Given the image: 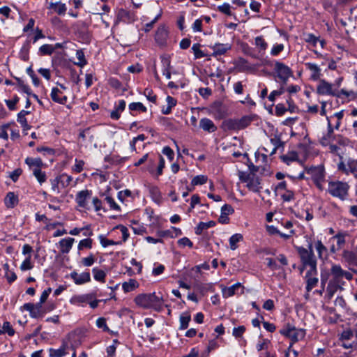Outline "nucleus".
Masks as SVG:
<instances>
[{"label": "nucleus", "mask_w": 357, "mask_h": 357, "mask_svg": "<svg viewBox=\"0 0 357 357\" xmlns=\"http://www.w3.org/2000/svg\"><path fill=\"white\" fill-rule=\"evenodd\" d=\"M3 329L6 333H8L9 336H13L15 334V330L11 326L8 321H6L3 324Z\"/></svg>", "instance_id": "obj_61"}, {"label": "nucleus", "mask_w": 357, "mask_h": 357, "mask_svg": "<svg viewBox=\"0 0 357 357\" xmlns=\"http://www.w3.org/2000/svg\"><path fill=\"white\" fill-rule=\"evenodd\" d=\"M62 93H63L62 91L60 89H59L58 88H56V87L52 88L51 94H50L52 100L54 102L59 103V104H62V105L66 104L68 98H67V96H61Z\"/></svg>", "instance_id": "obj_17"}, {"label": "nucleus", "mask_w": 357, "mask_h": 357, "mask_svg": "<svg viewBox=\"0 0 357 357\" xmlns=\"http://www.w3.org/2000/svg\"><path fill=\"white\" fill-rule=\"evenodd\" d=\"M23 309L29 312L30 316L33 318H38L42 316V310L33 307V303H27L24 304Z\"/></svg>", "instance_id": "obj_28"}, {"label": "nucleus", "mask_w": 357, "mask_h": 357, "mask_svg": "<svg viewBox=\"0 0 357 357\" xmlns=\"http://www.w3.org/2000/svg\"><path fill=\"white\" fill-rule=\"evenodd\" d=\"M76 57L78 59V62L75 63V65L83 67L86 64V60L85 59L84 54L82 50H77L76 52Z\"/></svg>", "instance_id": "obj_47"}, {"label": "nucleus", "mask_w": 357, "mask_h": 357, "mask_svg": "<svg viewBox=\"0 0 357 357\" xmlns=\"http://www.w3.org/2000/svg\"><path fill=\"white\" fill-rule=\"evenodd\" d=\"M105 201L108 203L111 209L119 211H121L120 206L115 202L114 199L112 197L107 196L105 197Z\"/></svg>", "instance_id": "obj_58"}, {"label": "nucleus", "mask_w": 357, "mask_h": 357, "mask_svg": "<svg viewBox=\"0 0 357 357\" xmlns=\"http://www.w3.org/2000/svg\"><path fill=\"white\" fill-rule=\"evenodd\" d=\"M31 255H28L26 259L22 261L20 265V269L22 271L31 270L33 268V265L31 263Z\"/></svg>", "instance_id": "obj_43"}, {"label": "nucleus", "mask_w": 357, "mask_h": 357, "mask_svg": "<svg viewBox=\"0 0 357 357\" xmlns=\"http://www.w3.org/2000/svg\"><path fill=\"white\" fill-rule=\"evenodd\" d=\"M135 14L125 9H120L118 11L117 19L119 20H127L128 22L135 20Z\"/></svg>", "instance_id": "obj_26"}, {"label": "nucleus", "mask_w": 357, "mask_h": 357, "mask_svg": "<svg viewBox=\"0 0 357 357\" xmlns=\"http://www.w3.org/2000/svg\"><path fill=\"white\" fill-rule=\"evenodd\" d=\"M68 349L69 347L65 344L57 349L51 348L49 349L50 357H63L68 353L66 350Z\"/></svg>", "instance_id": "obj_27"}, {"label": "nucleus", "mask_w": 357, "mask_h": 357, "mask_svg": "<svg viewBox=\"0 0 357 357\" xmlns=\"http://www.w3.org/2000/svg\"><path fill=\"white\" fill-rule=\"evenodd\" d=\"M92 272L96 280L101 282H105L106 273L104 271L98 269V268H93Z\"/></svg>", "instance_id": "obj_40"}, {"label": "nucleus", "mask_w": 357, "mask_h": 357, "mask_svg": "<svg viewBox=\"0 0 357 357\" xmlns=\"http://www.w3.org/2000/svg\"><path fill=\"white\" fill-rule=\"evenodd\" d=\"M241 287V284L239 282H237V283L234 284V285L229 287H222V296L224 298H227L234 296L236 294V291L238 290Z\"/></svg>", "instance_id": "obj_23"}, {"label": "nucleus", "mask_w": 357, "mask_h": 357, "mask_svg": "<svg viewBox=\"0 0 357 357\" xmlns=\"http://www.w3.org/2000/svg\"><path fill=\"white\" fill-rule=\"evenodd\" d=\"M270 344V340H268V339H263L261 341H259L257 343L256 348L258 351H261L262 350L268 351Z\"/></svg>", "instance_id": "obj_49"}, {"label": "nucleus", "mask_w": 357, "mask_h": 357, "mask_svg": "<svg viewBox=\"0 0 357 357\" xmlns=\"http://www.w3.org/2000/svg\"><path fill=\"white\" fill-rule=\"evenodd\" d=\"M61 178H63V176H58L55 178L50 180L52 191L59 192V185L61 184Z\"/></svg>", "instance_id": "obj_51"}, {"label": "nucleus", "mask_w": 357, "mask_h": 357, "mask_svg": "<svg viewBox=\"0 0 357 357\" xmlns=\"http://www.w3.org/2000/svg\"><path fill=\"white\" fill-rule=\"evenodd\" d=\"M266 231L270 235H275L278 234L284 239H288L289 238L294 234V230H290L289 234H284L280 232L273 225H267L266 226Z\"/></svg>", "instance_id": "obj_21"}, {"label": "nucleus", "mask_w": 357, "mask_h": 357, "mask_svg": "<svg viewBox=\"0 0 357 357\" xmlns=\"http://www.w3.org/2000/svg\"><path fill=\"white\" fill-rule=\"evenodd\" d=\"M305 42L312 44L313 46H316L317 41H318V38H317L312 33H307L305 36Z\"/></svg>", "instance_id": "obj_62"}, {"label": "nucleus", "mask_w": 357, "mask_h": 357, "mask_svg": "<svg viewBox=\"0 0 357 357\" xmlns=\"http://www.w3.org/2000/svg\"><path fill=\"white\" fill-rule=\"evenodd\" d=\"M54 50L55 47L49 44L43 45L39 49L40 52L43 55H51Z\"/></svg>", "instance_id": "obj_46"}, {"label": "nucleus", "mask_w": 357, "mask_h": 357, "mask_svg": "<svg viewBox=\"0 0 357 357\" xmlns=\"http://www.w3.org/2000/svg\"><path fill=\"white\" fill-rule=\"evenodd\" d=\"M96 326L98 328L103 329L104 331H109V328L106 324V319L103 317H100L96 320Z\"/></svg>", "instance_id": "obj_60"}, {"label": "nucleus", "mask_w": 357, "mask_h": 357, "mask_svg": "<svg viewBox=\"0 0 357 357\" xmlns=\"http://www.w3.org/2000/svg\"><path fill=\"white\" fill-rule=\"evenodd\" d=\"M326 119L328 121L327 133L324 135V136L319 139V143L324 146L330 145V144L335 139V135L333 132L334 128L331 125L329 117H326Z\"/></svg>", "instance_id": "obj_12"}, {"label": "nucleus", "mask_w": 357, "mask_h": 357, "mask_svg": "<svg viewBox=\"0 0 357 357\" xmlns=\"http://www.w3.org/2000/svg\"><path fill=\"white\" fill-rule=\"evenodd\" d=\"M25 163L29 167L32 172H33V169H41L43 166V162L40 158H26L25 159Z\"/></svg>", "instance_id": "obj_20"}, {"label": "nucleus", "mask_w": 357, "mask_h": 357, "mask_svg": "<svg viewBox=\"0 0 357 357\" xmlns=\"http://www.w3.org/2000/svg\"><path fill=\"white\" fill-rule=\"evenodd\" d=\"M331 279L330 280L327 292L330 297H332L337 289H342V286L345 284L344 279L351 280L353 275L351 273L343 270L340 265L333 264L331 268Z\"/></svg>", "instance_id": "obj_1"}, {"label": "nucleus", "mask_w": 357, "mask_h": 357, "mask_svg": "<svg viewBox=\"0 0 357 357\" xmlns=\"http://www.w3.org/2000/svg\"><path fill=\"white\" fill-rule=\"evenodd\" d=\"M130 111H139L142 112H146V107L141 102H132L128 106Z\"/></svg>", "instance_id": "obj_45"}, {"label": "nucleus", "mask_w": 357, "mask_h": 357, "mask_svg": "<svg viewBox=\"0 0 357 357\" xmlns=\"http://www.w3.org/2000/svg\"><path fill=\"white\" fill-rule=\"evenodd\" d=\"M168 38V31L163 25L160 26L155 33V40L160 45H164Z\"/></svg>", "instance_id": "obj_15"}, {"label": "nucleus", "mask_w": 357, "mask_h": 357, "mask_svg": "<svg viewBox=\"0 0 357 357\" xmlns=\"http://www.w3.org/2000/svg\"><path fill=\"white\" fill-rule=\"evenodd\" d=\"M245 183H247V188L254 192H258L261 189V179L254 174L252 175L250 179L247 178L245 180Z\"/></svg>", "instance_id": "obj_14"}, {"label": "nucleus", "mask_w": 357, "mask_h": 357, "mask_svg": "<svg viewBox=\"0 0 357 357\" xmlns=\"http://www.w3.org/2000/svg\"><path fill=\"white\" fill-rule=\"evenodd\" d=\"M317 273V272L312 271L311 270L307 271L306 273V290L310 292L314 287H315L318 283V278L315 277Z\"/></svg>", "instance_id": "obj_16"}, {"label": "nucleus", "mask_w": 357, "mask_h": 357, "mask_svg": "<svg viewBox=\"0 0 357 357\" xmlns=\"http://www.w3.org/2000/svg\"><path fill=\"white\" fill-rule=\"evenodd\" d=\"M280 158L284 162L289 165L291 162L298 160V156L296 151H290L285 155H282Z\"/></svg>", "instance_id": "obj_34"}, {"label": "nucleus", "mask_w": 357, "mask_h": 357, "mask_svg": "<svg viewBox=\"0 0 357 357\" xmlns=\"http://www.w3.org/2000/svg\"><path fill=\"white\" fill-rule=\"evenodd\" d=\"M246 328L244 326H239L238 327H235L233 329L232 335L236 338L242 337L243 333H245Z\"/></svg>", "instance_id": "obj_54"}, {"label": "nucleus", "mask_w": 357, "mask_h": 357, "mask_svg": "<svg viewBox=\"0 0 357 357\" xmlns=\"http://www.w3.org/2000/svg\"><path fill=\"white\" fill-rule=\"evenodd\" d=\"M344 259L349 263L352 264H357V252L354 253L351 251H344Z\"/></svg>", "instance_id": "obj_37"}, {"label": "nucleus", "mask_w": 357, "mask_h": 357, "mask_svg": "<svg viewBox=\"0 0 357 357\" xmlns=\"http://www.w3.org/2000/svg\"><path fill=\"white\" fill-rule=\"evenodd\" d=\"M95 262V257L93 254H91L87 257H84L82 259V264L84 266H91Z\"/></svg>", "instance_id": "obj_59"}, {"label": "nucleus", "mask_w": 357, "mask_h": 357, "mask_svg": "<svg viewBox=\"0 0 357 357\" xmlns=\"http://www.w3.org/2000/svg\"><path fill=\"white\" fill-rule=\"evenodd\" d=\"M135 304L144 309L152 308L160 312L162 308L164 301L162 296H159L155 292L149 294H140L134 300Z\"/></svg>", "instance_id": "obj_2"}, {"label": "nucleus", "mask_w": 357, "mask_h": 357, "mask_svg": "<svg viewBox=\"0 0 357 357\" xmlns=\"http://www.w3.org/2000/svg\"><path fill=\"white\" fill-rule=\"evenodd\" d=\"M349 185L342 181H331L328 183V192L333 197L344 200L348 195Z\"/></svg>", "instance_id": "obj_5"}, {"label": "nucleus", "mask_w": 357, "mask_h": 357, "mask_svg": "<svg viewBox=\"0 0 357 357\" xmlns=\"http://www.w3.org/2000/svg\"><path fill=\"white\" fill-rule=\"evenodd\" d=\"M315 249L317 252L319 258L324 259V257H326L328 250L321 241H317L315 243Z\"/></svg>", "instance_id": "obj_35"}, {"label": "nucleus", "mask_w": 357, "mask_h": 357, "mask_svg": "<svg viewBox=\"0 0 357 357\" xmlns=\"http://www.w3.org/2000/svg\"><path fill=\"white\" fill-rule=\"evenodd\" d=\"M317 93L321 96H331L337 98L344 96L346 98L351 97L352 99H354L357 97V93L353 91H348L343 89L338 91L337 89H333V85L325 79H319L317 86Z\"/></svg>", "instance_id": "obj_3"}, {"label": "nucleus", "mask_w": 357, "mask_h": 357, "mask_svg": "<svg viewBox=\"0 0 357 357\" xmlns=\"http://www.w3.org/2000/svg\"><path fill=\"white\" fill-rule=\"evenodd\" d=\"M297 252L300 256L301 267L300 268L302 273L304 269L309 266L310 270L317 272V259L313 252V246L312 243H309L307 248L303 247H298Z\"/></svg>", "instance_id": "obj_4"}, {"label": "nucleus", "mask_w": 357, "mask_h": 357, "mask_svg": "<svg viewBox=\"0 0 357 357\" xmlns=\"http://www.w3.org/2000/svg\"><path fill=\"white\" fill-rule=\"evenodd\" d=\"M20 98L17 95H15L12 100H6V104L10 110H15L16 109V104L19 102Z\"/></svg>", "instance_id": "obj_52"}, {"label": "nucleus", "mask_w": 357, "mask_h": 357, "mask_svg": "<svg viewBox=\"0 0 357 357\" xmlns=\"http://www.w3.org/2000/svg\"><path fill=\"white\" fill-rule=\"evenodd\" d=\"M231 45L229 44H220L217 43L215 44L213 47V54L217 55H222L225 54L228 50L231 49Z\"/></svg>", "instance_id": "obj_25"}, {"label": "nucleus", "mask_w": 357, "mask_h": 357, "mask_svg": "<svg viewBox=\"0 0 357 357\" xmlns=\"http://www.w3.org/2000/svg\"><path fill=\"white\" fill-rule=\"evenodd\" d=\"M70 278L74 280L76 284H83L91 281V275L89 272H84L78 274L73 271L70 273Z\"/></svg>", "instance_id": "obj_13"}, {"label": "nucleus", "mask_w": 357, "mask_h": 357, "mask_svg": "<svg viewBox=\"0 0 357 357\" xmlns=\"http://www.w3.org/2000/svg\"><path fill=\"white\" fill-rule=\"evenodd\" d=\"M95 293H89L86 294H80V295H74L70 299V303L72 305H78V306H84L85 304H87L89 300H93L96 298Z\"/></svg>", "instance_id": "obj_10"}, {"label": "nucleus", "mask_w": 357, "mask_h": 357, "mask_svg": "<svg viewBox=\"0 0 357 357\" xmlns=\"http://www.w3.org/2000/svg\"><path fill=\"white\" fill-rule=\"evenodd\" d=\"M274 70L277 74V77L285 84L288 79L293 75L291 68L284 63L276 61L275 63Z\"/></svg>", "instance_id": "obj_7"}, {"label": "nucleus", "mask_w": 357, "mask_h": 357, "mask_svg": "<svg viewBox=\"0 0 357 357\" xmlns=\"http://www.w3.org/2000/svg\"><path fill=\"white\" fill-rule=\"evenodd\" d=\"M17 122L20 123L24 130L30 129V126L27 123V120L25 116L22 114H17Z\"/></svg>", "instance_id": "obj_57"}, {"label": "nucleus", "mask_w": 357, "mask_h": 357, "mask_svg": "<svg viewBox=\"0 0 357 357\" xmlns=\"http://www.w3.org/2000/svg\"><path fill=\"white\" fill-rule=\"evenodd\" d=\"M18 202V197L13 192H9L5 198V204L8 208H14Z\"/></svg>", "instance_id": "obj_29"}, {"label": "nucleus", "mask_w": 357, "mask_h": 357, "mask_svg": "<svg viewBox=\"0 0 357 357\" xmlns=\"http://www.w3.org/2000/svg\"><path fill=\"white\" fill-rule=\"evenodd\" d=\"M191 317L188 314H183L180 316V330L186 329L188 327L189 322L190 321Z\"/></svg>", "instance_id": "obj_41"}, {"label": "nucleus", "mask_w": 357, "mask_h": 357, "mask_svg": "<svg viewBox=\"0 0 357 357\" xmlns=\"http://www.w3.org/2000/svg\"><path fill=\"white\" fill-rule=\"evenodd\" d=\"M215 225V222L214 221H209L207 222H200L195 227V234L197 235H200L204 230L213 227Z\"/></svg>", "instance_id": "obj_33"}, {"label": "nucleus", "mask_w": 357, "mask_h": 357, "mask_svg": "<svg viewBox=\"0 0 357 357\" xmlns=\"http://www.w3.org/2000/svg\"><path fill=\"white\" fill-rule=\"evenodd\" d=\"M162 153L165 155L169 160H172L174 157V153L169 146H165L162 151Z\"/></svg>", "instance_id": "obj_63"}, {"label": "nucleus", "mask_w": 357, "mask_h": 357, "mask_svg": "<svg viewBox=\"0 0 357 357\" xmlns=\"http://www.w3.org/2000/svg\"><path fill=\"white\" fill-rule=\"evenodd\" d=\"M280 333L285 337L290 338L293 342H298L304 338L305 333L302 329H298L294 326L287 324L280 331Z\"/></svg>", "instance_id": "obj_6"}, {"label": "nucleus", "mask_w": 357, "mask_h": 357, "mask_svg": "<svg viewBox=\"0 0 357 357\" xmlns=\"http://www.w3.org/2000/svg\"><path fill=\"white\" fill-rule=\"evenodd\" d=\"M199 127L204 131L213 132L217 130L214 123L208 118H202L199 121Z\"/></svg>", "instance_id": "obj_18"}, {"label": "nucleus", "mask_w": 357, "mask_h": 357, "mask_svg": "<svg viewBox=\"0 0 357 357\" xmlns=\"http://www.w3.org/2000/svg\"><path fill=\"white\" fill-rule=\"evenodd\" d=\"M84 248L91 249L92 248V239L86 238L79 241L78 245V250H83Z\"/></svg>", "instance_id": "obj_53"}, {"label": "nucleus", "mask_w": 357, "mask_h": 357, "mask_svg": "<svg viewBox=\"0 0 357 357\" xmlns=\"http://www.w3.org/2000/svg\"><path fill=\"white\" fill-rule=\"evenodd\" d=\"M243 236L241 234H235L232 235L229 240L231 250H236L238 247L237 243L243 241Z\"/></svg>", "instance_id": "obj_36"}, {"label": "nucleus", "mask_w": 357, "mask_h": 357, "mask_svg": "<svg viewBox=\"0 0 357 357\" xmlns=\"http://www.w3.org/2000/svg\"><path fill=\"white\" fill-rule=\"evenodd\" d=\"M236 67L240 72H244L251 69V67L249 66L248 61L243 58H239L238 59L236 63Z\"/></svg>", "instance_id": "obj_39"}, {"label": "nucleus", "mask_w": 357, "mask_h": 357, "mask_svg": "<svg viewBox=\"0 0 357 357\" xmlns=\"http://www.w3.org/2000/svg\"><path fill=\"white\" fill-rule=\"evenodd\" d=\"M305 65L306 68L312 72L311 78L313 80L319 79L321 75V69L319 67L312 63H306Z\"/></svg>", "instance_id": "obj_24"}, {"label": "nucleus", "mask_w": 357, "mask_h": 357, "mask_svg": "<svg viewBox=\"0 0 357 357\" xmlns=\"http://www.w3.org/2000/svg\"><path fill=\"white\" fill-rule=\"evenodd\" d=\"M98 238H99L100 244L104 248H106V247H107L109 245H118V244H119V242H116V241H114L113 240L107 239L103 235H100Z\"/></svg>", "instance_id": "obj_50"}, {"label": "nucleus", "mask_w": 357, "mask_h": 357, "mask_svg": "<svg viewBox=\"0 0 357 357\" xmlns=\"http://www.w3.org/2000/svg\"><path fill=\"white\" fill-rule=\"evenodd\" d=\"M306 174H309L317 187L321 188V183L324 180V170L321 167H311L306 169Z\"/></svg>", "instance_id": "obj_9"}, {"label": "nucleus", "mask_w": 357, "mask_h": 357, "mask_svg": "<svg viewBox=\"0 0 357 357\" xmlns=\"http://www.w3.org/2000/svg\"><path fill=\"white\" fill-rule=\"evenodd\" d=\"M139 287L138 282L135 279H130L128 282H124L122 284V289L125 293L134 291Z\"/></svg>", "instance_id": "obj_30"}, {"label": "nucleus", "mask_w": 357, "mask_h": 357, "mask_svg": "<svg viewBox=\"0 0 357 357\" xmlns=\"http://www.w3.org/2000/svg\"><path fill=\"white\" fill-rule=\"evenodd\" d=\"M22 169H20V168H17V169H15L14 171H13L10 174V178H11V180L14 182H16L20 176L22 174Z\"/></svg>", "instance_id": "obj_64"}, {"label": "nucleus", "mask_w": 357, "mask_h": 357, "mask_svg": "<svg viewBox=\"0 0 357 357\" xmlns=\"http://www.w3.org/2000/svg\"><path fill=\"white\" fill-rule=\"evenodd\" d=\"M79 139L82 140V142H84L87 139L90 142H93L94 140V135L91 132V128H87L84 130H80L79 133Z\"/></svg>", "instance_id": "obj_31"}, {"label": "nucleus", "mask_w": 357, "mask_h": 357, "mask_svg": "<svg viewBox=\"0 0 357 357\" xmlns=\"http://www.w3.org/2000/svg\"><path fill=\"white\" fill-rule=\"evenodd\" d=\"M271 144L273 146V149L270 153L271 155H273L275 153L276 151L280 148L283 149L284 142H282L280 137L275 136L273 138L270 139Z\"/></svg>", "instance_id": "obj_32"}, {"label": "nucleus", "mask_w": 357, "mask_h": 357, "mask_svg": "<svg viewBox=\"0 0 357 357\" xmlns=\"http://www.w3.org/2000/svg\"><path fill=\"white\" fill-rule=\"evenodd\" d=\"M33 174L40 184L45 183L47 180L46 174L45 172H43L41 169H33Z\"/></svg>", "instance_id": "obj_42"}, {"label": "nucleus", "mask_w": 357, "mask_h": 357, "mask_svg": "<svg viewBox=\"0 0 357 357\" xmlns=\"http://www.w3.org/2000/svg\"><path fill=\"white\" fill-rule=\"evenodd\" d=\"M337 167L339 171L347 175L351 174L357 179V160L349 158L346 163L340 162Z\"/></svg>", "instance_id": "obj_8"}, {"label": "nucleus", "mask_w": 357, "mask_h": 357, "mask_svg": "<svg viewBox=\"0 0 357 357\" xmlns=\"http://www.w3.org/2000/svg\"><path fill=\"white\" fill-rule=\"evenodd\" d=\"M218 10L220 12H221L228 16H231L232 15V13L231 12V6L227 3H224L222 5L219 6L218 7Z\"/></svg>", "instance_id": "obj_55"}, {"label": "nucleus", "mask_w": 357, "mask_h": 357, "mask_svg": "<svg viewBox=\"0 0 357 357\" xmlns=\"http://www.w3.org/2000/svg\"><path fill=\"white\" fill-rule=\"evenodd\" d=\"M91 191L89 190H84L78 192L75 197V202L78 206L83 208H87V200L91 197Z\"/></svg>", "instance_id": "obj_11"}, {"label": "nucleus", "mask_w": 357, "mask_h": 357, "mask_svg": "<svg viewBox=\"0 0 357 357\" xmlns=\"http://www.w3.org/2000/svg\"><path fill=\"white\" fill-rule=\"evenodd\" d=\"M48 8L53 9L59 15H64L67 10L66 4L61 2H50Z\"/></svg>", "instance_id": "obj_22"}, {"label": "nucleus", "mask_w": 357, "mask_h": 357, "mask_svg": "<svg viewBox=\"0 0 357 357\" xmlns=\"http://www.w3.org/2000/svg\"><path fill=\"white\" fill-rule=\"evenodd\" d=\"M255 45L258 48L259 52H264L268 47L267 43L262 36H257L255 38Z\"/></svg>", "instance_id": "obj_38"}, {"label": "nucleus", "mask_w": 357, "mask_h": 357, "mask_svg": "<svg viewBox=\"0 0 357 357\" xmlns=\"http://www.w3.org/2000/svg\"><path fill=\"white\" fill-rule=\"evenodd\" d=\"M192 50L196 59L204 56V54L200 50V45L199 43L194 44L192 47Z\"/></svg>", "instance_id": "obj_56"}, {"label": "nucleus", "mask_w": 357, "mask_h": 357, "mask_svg": "<svg viewBox=\"0 0 357 357\" xmlns=\"http://www.w3.org/2000/svg\"><path fill=\"white\" fill-rule=\"evenodd\" d=\"M74 242H75V239L73 238H70V237L61 239L59 241L61 252L63 254L68 253L70 252V249L72 248Z\"/></svg>", "instance_id": "obj_19"}, {"label": "nucleus", "mask_w": 357, "mask_h": 357, "mask_svg": "<svg viewBox=\"0 0 357 357\" xmlns=\"http://www.w3.org/2000/svg\"><path fill=\"white\" fill-rule=\"evenodd\" d=\"M253 121V117L250 116H243L238 120V125L240 126V130L244 129L248 127L250 123Z\"/></svg>", "instance_id": "obj_44"}, {"label": "nucleus", "mask_w": 357, "mask_h": 357, "mask_svg": "<svg viewBox=\"0 0 357 357\" xmlns=\"http://www.w3.org/2000/svg\"><path fill=\"white\" fill-rule=\"evenodd\" d=\"M207 179H208L207 176H206L204 175H198V176H195L192 178V180L191 181V184L193 186L198 185H203L206 183Z\"/></svg>", "instance_id": "obj_48"}]
</instances>
